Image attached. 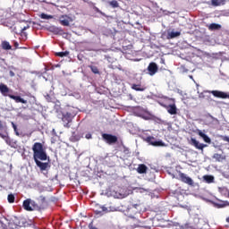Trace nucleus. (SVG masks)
Masks as SVG:
<instances>
[{
	"label": "nucleus",
	"mask_w": 229,
	"mask_h": 229,
	"mask_svg": "<svg viewBox=\"0 0 229 229\" xmlns=\"http://www.w3.org/2000/svg\"><path fill=\"white\" fill-rule=\"evenodd\" d=\"M163 108L166 109L167 114L174 115L178 114V108L175 104L162 105Z\"/></svg>",
	"instance_id": "nucleus-6"
},
{
	"label": "nucleus",
	"mask_w": 229,
	"mask_h": 229,
	"mask_svg": "<svg viewBox=\"0 0 229 229\" xmlns=\"http://www.w3.org/2000/svg\"><path fill=\"white\" fill-rule=\"evenodd\" d=\"M12 126L13 127L14 132H16V136H19V132L17 131V126L13 123H12Z\"/></svg>",
	"instance_id": "nucleus-34"
},
{
	"label": "nucleus",
	"mask_w": 229,
	"mask_h": 229,
	"mask_svg": "<svg viewBox=\"0 0 229 229\" xmlns=\"http://www.w3.org/2000/svg\"><path fill=\"white\" fill-rule=\"evenodd\" d=\"M190 145L193 146L194 148H196L199 150H203V148H205L207 147V145L199 143L198 140H196L193 138H191L190 140Z\"/></svg>",
	"instance_id": "nucleus-10"
},
{
	"label": "nucleus",
	"mask_w": 229,
	"mask_h": 229,
	"mask_svg": "<svg viewBox=\"0 0 229 229\" xmlns=\"http://www.w3.org/2000/svg\"><path fill=\"white\" fill-rule=\"evenodd\" d=\"M14 48L15 49H25V47H19V43H17V42H14Z\"/></svg>",
	"instance_id": "nucleus-36"
},
{
	"label": "nucleus",
	"mask_w": 229,
	"mask_h": 229,
	"mask_svg": "<svg viewBox=\"0 0 229 229\" xmlns=\"http://www.w3.org/2000/svg\"><path fill=\"white\" fill-rule=\"evenodd\" d=\"M221 194L229 199V190L227 188H221Z\"/></svg>",
	"instance_id": "nucleus-29"
},
{
	"label": "nucleus",
	"mask_w": 229,
	"mask_h": 229,
	"mask_svg": "<svg viewBox=\"0 0 229 229\" xmlns=\"http://www.w3.org/2000/svg\"><path fill=\"white\" fill-rule=\"evenodd\" d=\"M222 140H223L225 142L229 143V137H228V136H223Z\"/></svg>",
	"instance_id": "nucleus-37"
},
{
	"label": "nucleus",
	"mask_w": 229,
	"mask_h": 229,
	"mask_svg": "<svg viewBox=\"0 0 229 229\" xmlns=\"http://www.w3.org/2000/svg\"><path fill=\"white\" fill-rule=\"evenodd\" d=\"M50 32L54 33V35H62L63 30L61 28L53 26L50 27Z\"/></svg>",
	"instance_id": "nucleus-20"
},
{
	"label": "nucleus",
	"mask_w": 229,
	"mask_h": 229,
	"mask_svg": "<svg viewBox=\"0 0 229 229\" xmlns=\"http://www.w3.org/2000/svg\"><path fill=\"white\" fill-rule=\"evenodd\" d=\"M13 224L16 227H22L23 226V221L21 220L19 217L13 218Z\"/></svg>",
	"instance_id": "nucleus-22"
},
{
	"label": "nucleus",
	"mask_w": 229,
	"mask_h": 229,
	"mask_svg": "<svg viewBox=\"0 0 229 229\" xmlns=\"http://www.w3.org/2000/svg\"><path fill=\"white\" fill-rule=\"evenodd\" d=\"M2 49L4 50H11L12 49V46L8 41H4L2 42Z\"/></svg>",
	"instance_id": "nucleus-23"
},
{
	"label": "nucleus",
	"mask_w": 229,
	"mask_h": 229,
	"mask_svg": "<svg viewBox=\"0 0 229 229\" xmlns=\"http://www.w3.org/2000/svg\"><path fill=\"white\" fill-rule=\"evenodd\" d=\"M148 72H149L150 76H154L157 72V65L156 63H150L148 66Z\"/></svg>",
	"instance_id": "nucleus-11"
},
{
	"label": "nucleus",
	"mask_w": 229,
	"mask_h": 229,
	"mask_svg": "<svg viewBox=\"0 0 229 229\" xmlns=\"http://www.w3.org/2000/svg\"><path fill=\"white\" fill-rule=\"evenodd\" d=\"M9 75H10V77H14V72L13 71H10L9 72Z\"/></svg>",
	"instance_id": "nucleus-41"
},
{
	"label": "nucleus",
	"mask_w": 229,
	"mask_h": 229,
	"mask_svg": "<svg viewBox=\"0 0 229 229\" xmlns=\"http://www.w3.org/2000/svg\"><path fill=\"white\" fill-rule=\"evenodd\" d=\"M181 36V32L179 31H176V32H167V36H166V39H174V38H176L178 37Z\"/></svg>",
	"instance_id": "nucleus-17"
},
{
	"label": "nucleus",
	"mask_w": 229,
	"mask_h": 229,
	"mask_svg": "<svg viewBox=\"0 0 229 229\" xmlns=\"http://www.w3.org/2000/svg\"><path fill=\"white\" fill-rule=\"evenodd\" d=\"M40 18L43 20H51V19H53V16L47 15L46 13H41Z\"/></svg>",
	"instance_id": "nucleus-32"
},
{
	"label": "nucleus",
	"mask_w": 229,
	"mask_h": 229,
	"mask_svg": "<svg viewBox=\"0 0 229 229\" xmlns=\"http://www.w3.org/2000/svg\"><path fill=\"white\" fill-rule=\"evenodd\" d=\"M88 68H89L94 74H99V70L95 65H89Z\"/></svg>",
	"instance_id": "nucleus-28"
},
{
	"label": "nucleus",
	"mask_w": 229,
	"mask_h": 229,
	"mask_svg": "<svg viewBox=\"0 0 229 229\" xmlns=\"http://www.w3.org/2000/svg\"><path fill=\"white\" fill-rule=\"evenodd\" d=\"M211 95L214 96V98H221V99H227L228 94L225 91H218V90H213L210 91Z\"/></svg>",
	"instance_id": "nucleus-8"
},
{
	"label": "nucleus",
	"mask_w": 229,
	"mask_h": 229,
	"mask_svg": "<svg viewBox=\"0 0 229 229\" xmlns=\"http://www.w3.org/2000/svg\"><path fill=\"white\" fill-rule=\"evenodd\" d=\"M71 18L67 15H63L60 17V24L61 26L69 27L70 26Z\"/></svg>",
	"instance_id": "nucleus-12"
},
{
	"label": "nucleus",
	"mask_w": 229,
	"mask_h": 229,
	"mask_svg": "<svg viewBox=\"0 0 229 229\" xmlns=\"http://www.w3.org/2000/svg\"><path fill=\"white\" fill-rule=\"evenodd\" d=\"M204 181L208 183H213V182H215V177H213V175H204Z\"/></svg>",
	"instance_id": "nucleus-25"
},
{
	"label": "nucleus",
	"mask_w": 229,
	"mask_h": 229,
	"mask_svg": "<svg viewBox=\"0 0 229 229\" xmlns=\"http://www.w3.org/2000/svg\"><path fill=\"white\" fill-rule=\"evenodd\" d=\"M214 207H216L217 208H225V207H229V202L220 200L219 202L214 203Z\"/></svg>",
	"instance_id": "nucleus-16"
},
{
	"label": "nucleus",
	"mask_w": 229,
	"mask_h": 229,
	"mask_svg": "<svg viewBox=\"0 0 229 229\" xmlns=\"http://www.w3.org/2000/svg\"><path fill=\"white\" fill-rule=\"evenodd\" d=\"M12 90L8 88L5 84L0 83V93L4 97H9L10 99H13L15 103L17 104H28V100L23 99L22 98L19 96L11 95Z\"/></svg>",
	"instance_id": "nucleus-2"
},
{
	"label": "nucleus",
	"mask_w": 229,
	"mask_h": 229,
	"mask_svg": "<svg viewBox=\"0 0 229 229\" xmlns=\"http://www.w3.org/2000/svg\"><path fill=\"white\" fill-rule=\"evenodd\" d=\"M225 4V0H211V5L214 7L222 6Z\"/></svg>",
	"instance_id": "nucleus-19"
},
{
	"label": "nucleus",
	"mask_w": 229,
	"mask_h": 229,
	"mask_svg": "<svg viewBox=\"0 0 229 229\" xmlns=\"http://www.w3.org/2000/svg\"><path fill=\"white\" fill-rule=\"evenodd\" d=\"M0 61L4 62V58H2V57H0Z\"/></svg>",
	"instance_id": "nucleus-44"
},
{
	"label": "nucleus",
	"mask_w": 229,
	"mask_h": 229,
	"mask_svg": "<svg viewBox=\"0 0 229 229\" xmlns=\"http://www.w3.org/2000/svg\"><path fill=\"white\" fill-rule=\"evenodd\" d=\"M7 202L14 203V195L13 194L7 195Z\"/></svg>",
	"instance_id": "nucleus-31"
},
{
	"label": "nucleus",
	"mask_w": 229,
	"mask_h": 229,
	"mask_svg": "<svg viewBox=\"0 0 229 229\" xmlns=\"http://www.w3.org/2000/svg\"><path fill=\"white\" fill-rule=\"evenodd\" d=\"M227 98L229 99V94H227Z\"/></svg>",
	"instance_id": "nucleus-45"
},
{
	"label": "nucleus",
	"mask_w": 229,
	"mask_h": 229,
	"mask_svg": "<svg viewBox=\"0 0 229 229\" xmlns=\"http://www.w3.org/2000/svg\"><path fill=\"white\" fill-rule=\"evenodd\" d=\"M33 151V160L36 165L40 168V171H47L50 168V164L48 162H42L48 160L47 153H46V148L40 142H35L31 148Z\"/></svg>",
	"instance_id": "nucleus-1"
},
{
	"label": "nucleus",
	"mask_w": 229,
	"mask_h": 229,
	"mask_svg": "<svg viewBox=\"0 0 229 229\" xmlns=\"http://www.w3.org/2000/svg\"><path fill=\"white\" fill-rule=\"evenodd\" d=\"M225 221L229 224V216L225 218Z\"/></svg>",
	"instance_id": "nucleus-43"
},
{
	"label": "nucleus",
	"mask_w": 229,
	"mask_h": 229,
	"mask_svg": "<svg viewBox=\"0 0 229 229\" xmlns=\"http://www.w3.org/2000/svg\"><path fill=\"white\" fill-rule=\"evenodd\" d=\"M0 138L4 139V140H9L8 136L5 134H2L0 133ZM6 142H8V140H6Z\"/></svg>",
	"instance_id": "nucleus-35"
},
{
	"label": "nucleus",
	"mask_w": 229,
	"mask_h": 229,
	"mask_svg": "<svg viewBox=\"0 0 229 229\" xmlns=\"http://www.w3.org/2000/svg\"><path fill=\"white\" fill-rule=\"evenodd\" d=\"M213 159H216L217 162H222V160H225V157L222 156V154H214L213 155Z\"/></svg>",
	"instance_id": "nucleus-24"
},
{
	"label": "nucleus",
	"mask_w": 229,
	"mask_h": 229,
	"mask_svg": "<svg viewBox=\"0 0 229 229\" xmlns=\"http://www.w3.org/2000/svg\"><path fill=\"white\" fill-rule=\"evenodd\" d=\"M29 29V27L27 26V27H23V29H21V37H26V33L24 32V30H27Z\"/></svg>",
	"instance_id": "nucleus-33"
},
{
	"label": "nucleus",
	"mask_w": 229,
	"mask_h": 229,
	"mask_svg": "<svg viewBox=\"0 0 229 229\" xmlns=\"http://www.w3.org/2000/svg\"><path fill=\"white\" fill-rule=\"evenodd\" d=\"M146 142L149 143L153 147H164L165 143L162 140H157L154 137L149 136L146 138Z\"/></svg>",
	"instance_id": "nucleus-5"
},
{
	"label": "nucleus",
	"mask_w": 229,
	"mask_h": 229,
	"mask_svg": "<svg viewBox=\"0 0 229 229\" xmlns=\"http://www.w3.org/2000/svg\"><path fill=\"white\" fill-rule=\"evenodd\" d=\"M211 95L214 96V98H221V99H227L228 94L225 91H218V90H213L210 91Z\"/></svg>",
	"instance_id": "nucleus-9"
},
{
	"label": "nucleus",
	"mask_w": 229,
	"mask_h": 229,
	"mask_svg": "<svg viewBox=\"0 0 229 229\" xmlns=\"http://www.w3.org/2000/svg\"><path fill=\"white\" fill-rule=\"evenodd\" d=\"M109 6H111L113 9L120 7V4H118L117 1L114 0L109 2Z\"/></svg>",
	"instance_id": "nucleus-30"
},
{
	"label": "nucleus",
	"mask_w": 229,
	"mask_h": 229,
	"mask_svg": "<svg viewBox=\"0 0 229 229\" xmlns=\"http://www.w3.org/2000/svg\"><path fill=\"white\" fill-rule=\"evenodd\" d=\"M221 28H222V26H220L219 24H216V23H212V24H210V26H208L209 30H218Z\"/></svg>",
	"instance_id": "nucleus-26"
},
{
	"label": "nucleus",
	"mask_w": 229,
	"mask_h": 229,
	"mask_svg": "<svg viewBox=\"0 0 229 229\" xmlns=\"http://www.w3.org/2000/svg\"><path fill=\"white\" fill-rule=\"evenodd\" d=\"M199 136H200L201 139H203L204 142L210 144L212 142V140H210V138H208V136L205 133H203V131H199V132L197 133Z\"/></svg>",
	"instance_id": "nucleus-14"
},
{
	"label": "nucleus",
	"mask_w": 229,
	"mask_h": 229,
	"mask_svg": "<svg viewBox=\"0 0 229 229\" xmlns=\"http://www.w3.org/2000/svg\"><path fill=\"white\" fill-rule=\"evenodd\" d=\"M23 208L26 211H33V208L30 207V199H27L23 201Z\"/></svg>",
	"instance_id": "nucleus-18"
},
{
	"label": "nucleus",
	"mask_w": 229,
	"mask_h": 229,
	"mask_svg": "<svg viewBox=\"0 0 229 229\" xmlns=\"http://www.w3.org/2000/svg\"><path fill=\"white\" fill-rule=\"evenodd\" d=\"M55 56H58L60 58H63V57H65V56H69V51L57 52V53H55Z\"/></svg>",
	"instance_id": "nucleus-27"
},
{
	"label": "nucleus",
	"mask_w": 229,
	"mask_h": 229,
	"mask_svg": "<svg viewBox=\"0 0 229 229\" xmlns=\"http://www.w3.org/2000/svg\"><path fill=\"white\" fill-rule=\"evenodd\" d=\"M38 210H44L47 207V201L45 196H40L38 198Z\"/></svg>",
	"instance_id": "nucleus-7"
},
{
	"label": "nucleus",
	"mask_w": 229,
	"mask_h": 229,
	"mask_svg": "<svg viewBox=\"0 0 229 229\" xmlns=\"http://www.w3.org/2000/svg\"><path fill=\"white\" fill-rule=\"evenodd\" d=\"M179 181L183 182V183H186L190 187H193L194 186L193 180L191 177H189L187 174H183V173H179Z\"/></svg>",
	"instance_id": "nucleus-4"
},
{
	"label": "nucleus",
	"mask_w": 229,
	"mask_h": 229,
	"mask_svg": "<svg viewBox=\"0 0 229 229\" xmlns=\"http://www.w3.org/2000/svg\"><path fill=\"white\" fill-rule=\"evenodd\" d=\"M61 119L63 122H64L68 125L70 123H72V114L64 113L63 117Z\"/></svg>",
	"instance_id": "nucleus-13"
},
{
	"label": "nucleus",
	"mask_w": 229,
	"mask_h": 229,
	"mask_svg": "<svg viewBox=\"0 0 229 229\" xmlns=\"http://www.w3.org/2000/svg\"><path fill=\"white\" fill-rule=\"evenodd\" d=\"M4 130V124L2 123V121H0V131Z\"/></svg>",
	"instance_id": "nucleus-42"
},
{
	"label": "nucleus",
	"mask_w": 229,
	"mask_h": 229,
	"mask_svg": "<svg viewBox=\"0 0 229 229\" xmlns=\"http://www.w3.org/2000/svg\"><path fill=\"white\" fill-rule=\"evenodd\" d=\"M136 171L138 172V174H147L148 171V167L146 165L144 164H140L138 168L136 169Z\"/></svg>",
	"instance_id": "nucleus-15"
},
{
	"label": "nucleus",
	"mask_w": 229,
	"mask_h": 229,
	"mask_svg": "<svg viewBox=\"0 0 229 229\" xmlns=\"http://www.w3.org/2000/svg\"><path fill=\"white\" fill-rule=\"evenodd\" d=\"M199 98H205V93L201 92V93L199 95Z\"/></svg>",
	"instance_id": "nucleus-40"
},
{
	"label": "nucleus",
	"mask_w": 229,
	"mask_h": 229,
	"mask_svg": "<svg viewBox=\"0 0 229 229\" xmlns=\"http://www.w3.org/2000/svg\"><path fill=\"white\" fill-rule=\"evenodd\" d=\"M91 138H92L91 133H87V134H85V139H87V140H91Z\"/></svg>",
	"instance_id": "nucleus-38"
},
{
	"label": "nucleus",
	"mask_w": 229,
	"mask_h": 229,
	"mask_svg": "<svg viewBox=\"0 0 229 229\" xmlns=\"http://www.w3.org/2000/svg\"><path fill=\"white\" fill-rule=\"evenodd\" d=\"M131 89H132L135 90L136 92H144V91H145V88H143L142 86H140V84H132V86L131 87Z\"/></svg>",
	"instance_id": "nucleus-21"
},
{
	"label": "nucleus",
	"mask_w": 229,
	"mask_h": 229,
	"mask_svg": "<svg viewBox=\"0 0 229 229\" xmlns=\"http://www.w3.org/2000/svg\"><path fill=\"white\" fill-rule=\"evenodd\" d=\"M102 140H106L108 145L115 144L118 141V138L115 135L108 133L102 134Z\"/></svg>",
	"instance_id": "nucleus-3"
},
{
	"label": "nucleus",
	"mask_w": 229,
	"mask_h": 229,
	"mask_svg": "<svg viewBox=\"0 0 229 229\" xmlns=\"http://www.w3.org/2000/svg\"><path fill=\"white\" fill-rule=\"evenodd\" d=\"M89 229H97L96 226L92 225V224H89V225H88Z\"/></svg>",
	"instance_id": "nucleus-39"
}]
</instances>
